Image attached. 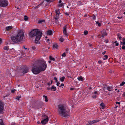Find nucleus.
Instances as JSON below:
<instances>
[{
	"label": "nucleus",
	"mask_w": 125,
	"mask_h": 125,
	"mask_svg": "<svg viewBox=\"0 0 125 125\" xmlns=\"http://www.w3.org/2000/svg\"><path fill=\"white\" fill-rule=\"evenodd\" d=\"M47 67L45 61H42L36 65L33 66L31 70L32 72L35 74H37L41 72L44 71Z\"/></svg>",
	"instance_id": "obj_1"
},
{
	"label": "nucleus",
	"mask_w": 125,
	"mask_h": 125,
	"mask_svg": "<svg viewBox=\"0 0 125 125\" xmlns=\"http://www.w3.org/2000/svg\"><path fill=\"white\" fill-rule=\"evenodd\" d=\"M24 36V33L22 31L19 30L15 33L13 36H12L11 39L13 42L17 43L22 40Z\"/></svg>",
	"instance_id": "obj_2"
},
{
	"label": "nucleus",
	"mask_w": 125,
	"mask_h": 125,
	"mask_svg": "<svg viewBox=\"0 0 125 125\" xmlns=\"http://www.w3.org/2000/svg\"><path fill=\"white\" fill-rule=\"evenodd\" d=\"M58 112L59 115L62 117H66L70 115V111L64 105H60L58 106Z\"/></svg>",
	"instance_id": "obj_3"
},
{
	"label": "nucleus",
	"mask_w": 125,
	"mask_h": 125,
	"mask_svg": "<svg viewBox=\"0 0 125 125\" xmlns=\"http://www.w3.org/2000/svg\"><path fill=\"white\" fill-rule=\"evenodd\" d=\"M42 32L37 29L33 30L30 33V36L32 37L36 36L35 42L36 43H38L41 38L42 37Z\"/></svg>",
	"instance_id": "obj_4"
},
{
	"label": "nucleus",
	"mask_w": 125,
	"mask_h": 125,
	"mask_svg": "<svg viewBox=\"0 0 125 125\" xmlns=\"http://www.w3.org/2000/svg\"><path fill=\"white\" fill-rule=\"evenodd\" d=\"M8 5V2L7 0H0V6L4 7Z\"/></svg>",
	"instance_id": "obj_5"
},
{
	"label": "nucleus",
	"mask_w": 125,
	"mask_h": 125,
	"mask_svg": "<svg viewBox=\"0 0 125 125\" xmlns=\"http://www.w3.org/2000/svg\"><path fill=\"white\" fill-rule=\"evenodd\" d=\"M48 121V117L46 116H45L41 123L42 124H45L47 123Z\"/></svg>",
	"instance_id": "obj_6"
},
{
	"label": "nucleus",
	"mask_w": 125,
	"mask_h": 125,
	"mask_svg": "<svg viewBox=\"0 0 125 125\" xmlns=\"http://www.w3.org/2000/svg\"><path fill=\"white\" fill-rule=\"evenodd\" d=\"M4 109V104L2 102L0 101V113H2Z\"/></svg>",
	"instance_id": "obj_7"
},
{
	"label": "nucleus",
	"mask_w": 125,
	"mask_h": 125,
	"mask_svg": "<svg viewBox=\"0 0 125 125\" xmlns=\"http://www.w3.org/2000/svg\"><path fill=\"white\" fill-rule=\"evenodd\" d=\"M63 33L64 36L67 37L68 36V34L66 31V26H64L63 27Z\"/></svg>",
	"instance_id": "obj_8"
},
{
	"label": "nucleus",
	"mask_w": 125,
	"mask_h": 125,
	"mask_svg": "<svg viewBox=\"0 0 125 125\" xmlns=\"http://www.w3.org/2000/svg\"><path fill=\"white\" fill-rule=\"evenodd\" d=\"M56 12V17H55V19L56 20L55 21L59 18V15L60 13L59 10H55Z\"/></svg>",
	"instance_id": "obj_9"
},
{
	"label": "nucleus",
	"mask_w": 125,
	"mask_h": 125,
	"mask_svg": "<svg viewBox=\"0 0 125 125\" xmlns=\"http://www.w3.org/2000/svg\"><path fill=\"white\" fill-rule=\"evenodd\" d=\"M99 121V120H96L92 121H88V122L90 124H92Z\"/></svg>",
	"instance_id": "obj_10"
},
{
	"label": "nucleus",
	"mask_w": 125,
	"mask_h": 125,
	"mask_svg": "<svg viewBox=\"0 0 125 125\" xmlns=\"http://www.w3.org/2000/svg\"><path fill=\"white\" fill-rule=\"evenodd\" d=\"M108 91H111L112 90V87L110 86H108L106 87H104V90L106 88Z\"/></svg>",
	"instance_id": "obj_11"
},
{
	"label": "nucleus",
	"mask_w": 125,
	"mask_h": 125,
	"mask_svg": "<svg viewBox=\"0 0 125 125\" xmlns=\"http://www.w3.org/2000/svg\"><path fill=\"white\" fill-rule=\"evenodd\" d=\"M93 94L92 96V97L93 98H95L96 97V95L97 94V91L94 92L93 93Z\"/></svg>",
	"instance_id": "obj_12"
},
{
	"label": "nucleus",
	"mask_w": 125,
	"mask_h": 125,
	"mask_svg": "<svg viewBox=\"0 0 125 125\" xmlns=\"http://www.w3.org/2000/svg\"><path fill=\"white\" fill-rule=\"evenodd\" d=\"M101 33L102 35V37H103L104 36L107 35V33L104 32V31H101Z\"/></svg>",
	"instance_id": "obj_13"
},
{
	"label": "nucleus",
	"mask_w": 125,
	"mask_h": 125,
	"mask_svg": "<svg viewBox=\"0 0 125 125\" xmlns=\"http://www.w3.org/2000/svg\"><path fill=\"white\" fill-rule=\"evenodd\" d=\"M29 71L28 69L27 68H26L23 70L22 74L27 73Z\"/></svg>",
	"instance_id": "obj_14"
},
{
	"label": "nucleus",
	"mask_w": 125,
	"mask_h": 125,
	"mask_svg": "<svg viewBox=\"0 0 125 125\" xmlns=\"http://www.w3.org/2000/svg\"><path fill=\"white\" fill-rule=\"evenodd\" d=\"M52 34V31L49 30L47 32V34L48 35H51Z\"/></svg>",
	"instance_id": "obj_15"
},
{
	"label": "nucleus",
	"mask_w": 125,
	"mask_h": 125,
	"mask_svg": "<svg viewBox=\"0 0 125 125\" xmlns=\"http://www.w3.org/2000/svg\"><path fill=\"white\" fill-rule=\"evenodd\" d=\"M12 28V26H9L7 27L6 29L8 31H10Z\"/></svg>",
	"instance_id": "obj_16"
},
{
	"label": "nucleus",
	"mask_w": 125,
	"mask_h": 125,
	"mask_svg": "<svg viewBox=\"0 0 125 125\" xmlns=\"http://www.w3.org/2000/svg\"><path fill=\"white\" fill-rule=\"evenodd\" d=\"M53 48L57 49L58 48V46L57 44H54L53 45Z\"/></svg>",
	"instance_id": "obj_17"
},
{
	"label": "nucleus",
	"mask_w": 125,
	"mask_h": 125,
	"mask_svg": "<svg viewBox=\"0 0 125 125\" xmlns=\"http://www.w3.org/2000/svg\"><path fill=\"white\" fill-rule=\"evenodd\" d=\"M9 48V47L8 46H6L4 47L3 48V49L6 50H8Z\"/></svg>",
	"instance_id": "obj_18"
},
{
	"label": "nucleus",
	"mask_w": 125,
	"mask_h": 125,
	"mask_svg": "<svg viewBox=\"0 0 125 125\" xmlns=\"http://www.w3.org/2000/svg\"><path fill=\"white\" fill-rule=\"evenodd\" d=\"M77 79L79 81H82L83 80V79L82 77L81 76H80L79 77H78L77 78Z\"/></svg>",
	"instance_id": "obj_19"
},
{
	"label": "nucleus",
	"mask_w": 125,
	"mask_h": 125,
	"mask_svg": "<svg viewBox=\"0 0 125 125\" xmlns=\"http://www.w3.org/2000/svg\"><path fill=\"white\" fill-rule=\"evenodd\" d=\"M65 77L64 76H63L61 77L60 79V81H61V82H63L64 80Z\"/></svg>",
	"instance_id": "obj_20"
},
{
	"label": "nucleus",
	"mask_w": 125,
	"mask_h": 125,
	"mask_svg": "<svg viewBox=\"0 0 125 125\" xmlns=\"http://www.w3.org/2000/svg\"><path fill=\"white\" fill-rule=\"evenodd\" d=\"M43 98H44L45 101V102H47L48 101V100L47 99V96L45 95H44L43 96Z\"/></svg>",
	"instance_id": "obj_21"
},
{
	"label": "nucleus",
	"mask_w": 125,
	"mask_h": 125,
	"mask_svg": "<svg viewBox=\"0 0 125 125\" xmlns=\"http://www.w3.org/2000/svg\"><path fill=\"white\" fill-rule=\"evenodd\" d=\"M95 22H96V24L97 25H98V26L99 27L101 26V23L99 22L98 21H95Z\"/></svg>",
	"instance_id": "obj_22"
},
{
	"label": "nucleus",
	"mask_w": 125,
	"mask_h": 125,
	"mask_svg": "<svg viewBox=\"0 0 125 125\" xmlns=\"http://www.w3.org/2000/svg\"><path fill=\"white\" fill-rule=\"evenodd\" d=\"M51 89L53 90L54 91L56 90V88L54 86H53L51 88Z\"/></svg>",
	"instance_id": "obj_23"
},
{
	"label": "nucleus",
	"mask_w": 125,
	"mask_h": 125,
	"mask_svg": "<svg viewBox=\"0 0 125 125\" xmlns=\"http://www.w3.org/2000/svg\"><path fill=\"white\" fill-rule=\"evenodd\" d=\"M10 51L11 52H14V53H12V54H14V53H16V51L14 50V49H12L10 50Z\"/></svg>",
	"instance_id": "obj_24"
},
{
	"label": "nucleus",
	"mask_w": 125,
	"mask_h": 125,
	"mask_svg": "<svg viewBox=\"0 0 125 125\" xmlns=\"http://www.w3.org/2000/svg\"><path fill=\"white\" fill-rule=\"evenodd\" d=\"M49 59L51 60L54 61L55 60V59L52 57V56H50L49 57Z\"/></svg>",
	"instance_id": "obj_25"
},
{
	"label": "nucleus",
	"mask_w": 125,
	"mask_h": 125,
	"mask_svg": "<svg viewBox=\"0 0 125 125\" xmlns=\"http://www.w3.org/2000/svg\"><path fill=\"white\" fill-rule=\"evenodd\" d=\"M0 125H5L3 123L2 120L1 119H0Z\"/></svg>",
	"instance_id": "obj_26"
},
{
	"label": "nucleus",
	"mask_w": 125,
	"mask_h": 125,
	"mask_svg": "<svg viewBox=\"0 0 125 125\" xmlns=\"http://www.w3.org/2000/svg\"><path fill=\"white\" fill-rule=\"evenodd\" d=\"M117 36L118 37V38L119 39V40H120L122 38V37L121 36V35L119 34H117Z\"/></svg>",
	"instance_id": "obj_27"
},
{
	"label": "nucleus",
	"mask_w": 125,
	"mask_h": 125,
	"mask_svg": "<svg viewBox=\"0 0 125 125\" xmlns=\"http://www.w3.org/2000/svg\"><path fill=\"white\" fill-rule=\"evenodd\" d=\"M104 58H103V59L104 60H105L107 59L108 58V56L107 55H105L104 56Z\"/></svg>",
	"instance_id": "obj_28"
},
{
	"label": "nucleus",
	"mask_w": 125,
	"mask_h": 125,
	"mask_svg": "<svg viewBox=\"0 0 125 125\" xmlns=\"http://www.w3.org/2000/svg\"><path fill=\"white\" fill-rule=\"evenodd\" d=\"M21 96H17L16 99L17 100H19L21 98Z\"/></svg>",
	"instance_id": "obj_29"
},
{
	"label": "nucleus",
	"mask_w": 125,
	"mask_h": 125,
	"mask_svg": "<svg viewBox=\"0 0 125 125\" xmlns=\"http://www.w3.org/2000/svg\"><path fill=\"white\" fill-rule=\"evenodd\" d=\"M24 17V20L25 21H27L28 19V17L26 16H25Z\"/></svg>",
	"instance_id": "obj_30"
},
{
	"label": "nucleus",
	"mask_w": 125,
	"mask_h": 125,
	"mask_svg": "<svg viewBox=\"0 0 125 125\" xmlns=\"http://www.w3.org/2000/svg\"><path fill=\"white\" fill-rule=\"evenodd\" d=\"M100 105L102 107V108L103 109L104 107V104L103 103H102L100 104Z\"/></svg>",
	"instance_id": "obj_31"
},
{
	"label": "nucleus",
	"mask_w": 125,
	"mask_h": 125,
	"mask_svg": "<svg viewBox=\"0 0 125 125\" xmlns=\"http://www.w3.org/2000/svg\"><path fill=\"white\" fill-rule=\"evenodd\" d=\"M125 84V82H123L122 83H121L120 84V86H122L123 85Z\"/></svg>",
	"instance_id": "obj_32"
},
{
	"label": "nucleus",
	"mask_w": 125,
	"mask_h": 125,
	"mask_svg": "<svg viewBox=\"0 0 125 125\" xmlns=\"http://www.w3.org/2000/svg\"><path fill=\"white\" fill-rule=\"evenodd\" d=\"M59 40L60 41L62 42H63L64 41V39L62 37L60 38Z\"/></svg>",
	"instance_id": "obj_33"
},
{
	"label": "nucleus",
	"mask_w": 125,
	"mask_h": 125,
	"mask_svg": "<svg viewBox=\"0 0 125 125\" xmlns=\"http://www.w3.org/2000/svg\"><path fill=\"white\" fill-rule=\"evenodd\" d=\"M117 41H116L114 42V43L115 44V46H117L119 45V43L118 42H117Z\"/></svg>",
	"instance_id": "obj_34"
},
{
	"label": "nucleus",
	"mask_w": 125,
	"mask_h": 125,
	"mask_svg": "<svg viewBox=\"0 0 125 125\" xmlns=\"http://www.w3.org/2000/svg\"><path fill=\"white\" fill-rule=\"evenodd\" d=\"M31 48L32 50H35L36 49V48L34 46H32L31 47Z\"/></svg>",
	"instance_id": "obj_35"
},
{
	"label": "nucleus",
	"mask_w": 125,
	"mask_h": 125,
	"mask_svg": "<svg viewBox=\"0 0 125 125\" xmlns=\"http://www.w3.org/2000/svg\"><path fill=\"white\" fill-rule=\"evenodd\" d=\"M88 33V31H85L84 32V34L85 35H87Z\"/></svg>",
	"instance_id": "obj_36"
},
{
	"label": "nucleus",
	"mask_w": 125,
	"mask_h": 125,
	"mask_svg": "<svg viewBox=\"0 0 125 125\" xmlns=\"http://www.w3.org/2000/svg\"><path fill=\"white\" fill-rule=\"evenodd\" d=\"M16 90L15 89H12L11 90V93H14L16 91Z\"/></svg>",
	"instance_id": "obj_37"
},
{
	"label": "nucleus",
	"mask_w": 125,
	"mask_h": 125,
	"mask_svg": "<svg viewBox=\"0 0 125 125\" xmlns=\"http://www.w3.org/2000/svg\"><path fill=\"white\" fill-rule=\"evenodd\" d=\"M63 4L62 3L59 4L58 5V6L60 7H62V6H63Z\"/></svg>",
	"instance_id": "obj_38"
},
{
	"label": "nucleus",
	"mask_w": 125,
	"mask_h": 125,
	"mask_svg": "<svg viewBox=\"0 0 125 125\" xmlns=\"http://www.w3.org/2000/svg\"><path fill=\"white\" fill-rule=\"evenodd\" d=\"M77 4L79 5H82V3L80 1H79L78 2Z\"/></svg>",
	"instance_id": "obj_39"
},
{
	"label": "nucleus",
	"mask_w": 125,
	"mask_h": 125,
	"mask_svg": "<svg viewBox=\"0 0 125 125\" xmlns=\"http://www.w3.org/2000/svg\"><path fill=\"white\" fill-rule=\"evenodd\" d=\"M44 21L42 20H39L38 21V23H41L42 22Z\"/></svg>",
	"instance_id": "obj_40"
},
{
	"label": "nucleus",
	"mask_w": 125,
	"mask_h": 125,
	"mask_svg": "<svg viewBox=\"0 0 125 125\" xmlns=\"http://www.w3.org/2000/svg\"><path fill=\"white\" fill-rule=\"evenodd\" d=\"M121 44L122 45H125V42H121Z\"/></svg>",
	"instance_id": "obj_41"
},
{
	"label": "nucleus",
	"mask_w": 125,
	"mask_h": 125,
	"mask_svg": "<svg viewBox=\"0 0 125 125\" xmlns=\"http://www.w3.org/2000/svg\"><path fill=\"white\" fill-rule=\"evenodd\" d=\"M66 55V54L65 53H63L62 54V57H65Z\"/></svg>",
	"instance_id": "obj_42"
},
{
	"label": "nucleus",
	"mask_w": 125,
	"mask_h": 125,
	"mask_svg": "<svg viewBox=\"0 0 125 125\" xmlns=\"http://www.w3.org/2000/svg\"><path fill=\"white\" fill-rule=\"evenodd\" d=\"M122 48L124 50L125 49V46L123 45L122 47Z\"/></svg>",
	"instance_id": "obj_43"
},
{
	"label": "nucleus",
	"mask_w": 125,
	"mask_h": 125,
	"mask_svg": "<svg viewBox=\"0 0 125 125\" xmlns=\"http://www.w3.org/2000/svg\"><path fill=\"white\" fill-rule=\"evenodd\" d=\"M54 79L55 80V82H57L58 81L57 80V79L56 77H54Z\"/></svg>",
	"instance_id": "obj_44"
},
{
	"label": "nucleus",
	"mask_w": 125,
	"mask_h": 125,
	"mask_svg": "<svg viewBox=\"0 0 125 125\" xmlns=\"http://www.w3.org/2000/svg\"><path fill=\"white\" fill-rule=\"evenodd\" d=\"M98 37L100 38H103V37H102V35H101L100 34H99L98 35Z\"/></svg>",
	"instance_id": "obj_45"
},
{
	"label": "nucleus",
	"mask_w": 125,
	"mask_h": 125,
	"mask_svg": "<svg viewBox=\"0 0 125 125\" xmlns=\"http://www.w3.org/2000/svg\"><path fill=\"white\" fill-rule=\"evenodd\" d=\"M69 103L70 105H71L72 104V101H69Z\"/></svg>",
	"instance_id": "obj_46"
},
{
	"label": "nucleus",
	"mask_w": 125,
	"mask_h": 125,
	"mask_svg": "<svg viewBox=\"0 0 125 125\" xmlns=\"http://www.w3.org/2000/svg\"><path fill=\"white\" fill-rule=\"evenodd\" d=\"M64 85V84L63 83H62L61 84V85L59 86V87H61L62 86H63Z\"/></svg>",
	"instance_id": "obj_47"
},
{
	"label": "nucleus",
	"mask_w": 125,
	"mask_h": 125,
	"mask_svg": "<svg viewBox=\"0 0 125 125\" xmlns=\"http://www.w3.org/2000/svg\"><path fill=\"white\" fill-rule=\"evenodd\" d=\"M56 82L57 83L56 85L57 86H59L60 84V83L59 82H58V81L57 82Z\"/></svg>",
	"instance_id": "obj_48"
},
{
	"label": "nucleus",
	"mask_w": 125,
	"mask_h": 125,
	"mask_svg": "<svg viewBox=\"0 0 125 125\" xmlns=\"http://www.w3.org/2000/svg\"><path fill=\"white\" fill-rule=\"evenodd\" d=\"M123 42H125V38H123L122 39Z\"/></svg>",
	"instance_id": "obj_49"
},
{
	"label": "nucleus",
	"mask_w": 125,
	"mask_h": 125,
	"mask_svg": "<svg viewBox=\"0 0 125 125\" xmlns=\"http://www.w3.org/2000/svg\"><path fill=\"white\" fill-rule=\"evenodd\" d=\"M116 104H118L119 105L120 104V102H116Z\"/></svg>",
	"instance_id": "obj_50"
},
{
	"label": "nucleus",
	"mask_w": 125,
	"mask_h": 125,
	"mask_svg": "<svg viewBox=\"0 0 125 125\" xmlns=\"http://www.w3.org/2000/svg\"><path fill=\"white\" fill-rule=\"evenodd\" d=\"M106 52L105 51L103 52L102 53V54L104 55L105 54Z\"/></svg>",
	"instance_id": "obj_51"
},
{
	"label": "nucleus",
	"mask_w": 125,
	"mask_h": 125,
	"mask_svg": "<svg viewBox=\"0 0 125 125\" xmlns=\"http://www.w3.org/2000/svg\"><path fill=\"white\" fill-rule=\"evenodd\" d=\"M46 41L48 43H50V42H49V41H50V40L49 39H47L46 40Z\"/></svg>",
	"instance_id": "obj_52"
},
{
	"label": "nucleus",
	"mask_w": 125,
	"mask_h": 125,
	"mask_svg": "<svg viewBox=\"0 0 125 125\" xmlns=\"http://www.w3.org/2000/svg\"><path fill=\"white\" fill-rule=\"evenodd\" d=\"M47 1L48 2H51V1L50 0H45Z\"/></svg>",
	"instance_id": "obj_53"
},
{
	"label": "nucleus",
	"mask_w": 125,
	"mask_h": 125,
	"mask_svg": "<svg viewBox=\"0 0 125 125\" xmlns=\"http://www.w3.org/2000/svg\"><path fill=\"white\" fill-rule=\"evenodd\" d=\"M98 62L100 64L102 63V61L101 60H99L98 61Z\"/></svg>",
	"instance_id": "obj_54"
},
{
	"label": "nucleus",
	"mask_w": 125,
	"mask_h": 125,
	"mask_svg": "<svg viewBox=\"0 0 125 125\" xmlns=\"http://www.w3.org/2000/svg\"><path fill=\"white\" fill-rule=\"evenodd\" d=\"M93 20H95L96 19V17L95 16H94L93 17Z\"/></svg>",
	"instance_id": "obj_55"
},
{
	"label": "nucleus",
	"mask_w": 125,
	"mask_h": 125,
	"mask_svg": "<svg viewBox=\"0 0 125 125\" xmlns=\"http://www.w3.org/2000/svg\"><path fill=\"white\" fill-rule=\"evenodd\" d=\"M122 95L123 96H125V92Z\"/></svg>",
	"instance_id": "obj_56"
},
{
	"label": "nucleus",
	"mask_w": 125,
	"mask_h": 125,
	"mask_svg": "<svg viewBox=\"0 0 125 125\" xmlns=\"http://www.w3.org/2000/svg\"><path fill=\"white\" fill-rule=\"evenodd\" d=\"M15 123L14 122H13L11 124V125H15Z\"/></svg>",
	"instance_id": "obj_57"
},
{
	"label": "nucleus",
	"mask_w": 125,
	"mask_h": 125,
	"mask_svg": "<svg viewBox=\"0 0 125 125\" xmlns=\"http://www.w3.org/2000/svg\"><path fill=\"white\" fill-rule=\"evenodd\" d=\"M23 48L24 49H26V50H27V49L28 50L29 49H28L27 48H25L24 46H23Z\"/></svg>",
	"instance_id": "obj_58"
},
{
	"label": "nucleus",
	"mask_w": 125,
	"mask_h": 125,
	"mask_svg": "<svg viewBox=\"0 0 125 125\" xmlns=\"http://www.w3.org/2000/svg\"><path fill=\"white\" fill-rule=\"evenodd\" d=\"M1 42H2V40L1 38H0V44L1 43Z\"/></svg>",
	"instance_id": "obj_59"
},
{
	"label": "nucleus",
	"mask_w": 125,
	"mask_h": 125,
	"mask_svg": "<svg viewBox=\"0 0 125 125\" xmlns=\"http://www.w3.org/2000/svg\"><path fill=\"white\" fill-rule=\"evenodd\" d=\"M118 106L117 105H116L115 106V108H117V107H118Z\"/></svg>",
	"instance_id": "obj_60"
},
{
	"label": "nucleus",
	"mask_w": 125,
	"mask_h": 125,
	"mask_svg": "<svg viewBox=\"0 0 125 125\" xmlns=\"http://www.w3.org/2000/svg\"><path fill=\"white\" fill-rule=\"evenodd\" d=\"M74 89L73 88H70V90H73Z\"/></svg>",
	"instance_id": "obj_61"
},
{
	"label": "nucleus",
	"mask_w": 125,
	"mask_h": 125,
	"mask_svg": "<svg viewBox=\"0 0 125 125\" xmlns=\"http://www.w3.org/2000/svg\"><path fill=\"white\" fill-rule=\"evenodd\" d=\"M62 2V0H59V3H61Z\"/></svg>",
	"instance_id": "obj_62"
},
{
	"label": "nucleus",
	"mask_w": 125,
	"mask_h": 125,
	"mask_svg": "<svg viewBox=\"0 0 125 125\" xmlns=\"http://www.w3.org/2000/svg\"><path fill=\"white\" fill-rule=\"evenodd\" d=\"M38 6H39V5L38 6H36L34 8H35V9L37 8L38 7Z\"/></svg>",
	"instance_id": "obj_63"
},
{
	"label": "nucleus",
	"mask_w": 125,
	"mask_h": 125,
	"mask_svg": "<svg viewBox=\"0 0 125 125\" xmlns=\"http://www.w3.org/2000/svg\"><path fill=\"white\" fill-rule=\"evenodd\" d=\"M65 14L67 15H68L69 14L67 13H65Z\"/></svg>",
	"instance_id": "obj_64"
}]
</instances>
